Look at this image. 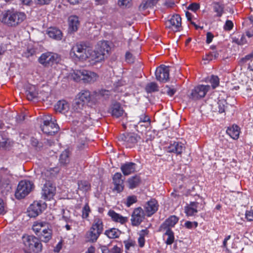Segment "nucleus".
Returning a JSON list of instances; mask_svg holds the SVG:
<instances>
[{
  "label": "nucleus",
  "mask_w": 253,
  "mask_h": 253,
  "mask_svg": "<svg viewBox=\"0 0 253 253\" xmlns=\"http://www.w3.org/2000/svg\"><path fill=\"white\" fill-rule=\"evenodd\" d=\"M47 34L50 38L56 40H60L62 37L61 31L55 28H49Z\"/></svg>",
  "instance_id": "72a5a7b5"
},
{
  "label": "nucleus",
  "mask_w": 253,
  "mask_h": 253,
  "mask_svg": "<svg viewBox=\"0 0 253 253\" xmlns=\"http://www.w3.org/2000/svg\"><path fill=\"white\" fill-rule=\"evenodd\" d=\"M69 29L71 32H76L80 26L79 18L75 15L70 16L68 18Z\"/></svg>",
  "instance_id": "c85d7f7f"
},
{
  "label": "nucleus",
  "mask_w": 253,
  "mask_h": 253,
  "mask_svg": "<svg viewBox=\"0 0 253 253\" xmlns=\"http://www.w3.org/2000/svg\"><path fill=\"white\" fill-rule=\"evenodd\" d=\"M145 213L143 209L138 207L134 209L131 216V223L133 226H139L144 220Z\"/></svg>",
  "instance_id": "9d476101"
},
{
  "label": "nucleus",
  "mask_w": 253,
  "mask_h": 253,
  "mask_svg": "<svg viewBox=\"0 0 253 253\" xmlns=\"http://www.w3.org/2000/svg\"><path fill=\"white\" fill-rule=\"evenodd\" d=\"M34 184L29 180H21L19 182L15 192L17 199H21L26 197L34 188Z\"/></svg>",
  "instance_id": "39448f33"
},
{
  "label": "nucleus",
  "mask_w": 253,
  "mask_h": 253,
  "mask_svg": "<svg viewBox=\"0 0 253 253\" xmlns=\"http://www.w3.org/2000/svg\"><path fill=\"white\" fill-rule=\"evenodd\" d=\"M199 203L196 202H190L184 207V212L187 216H192L195 215L197 212V208Z\"/></svg>",
  "instance_id": "b1692460"
},
{
  "label": "nucleus",
  "mask_w": 253,
  "mask_h": 253,
  "mask_svg": "<svg viewBox=\"0 0 253 253\" xmlns=\"http://www.w3.org/2000/svg\"><path fill=\"white\" fill-rule=\"evenodd\" d=\"M121 231L117 228H112L105 231V235L110 239H116L120 236Z\"/></svg>",
  "instance_id": "c9c22d12"
},
{
  "label": "nucleus",
  "mask_w": 253,
  "mask_h": 253,
  "mask_svg": "<svg viewBox=\"0 0 253 253\" xmlns=\"http://www.w3.org/2000/svg\"><path fill=\"white\" fill-rule=\"evenodd\" d=\"M200 8V5L197 3H192L187 7L189 10H191L194 12L196 11Z\"/></svg>",
  "instance_id": "e2e57ef3"
},
{
  "label": "nucleus",
  "mask_w": 253,
  "mask_h": 253,
  "mask_svg": "<svg viewBox=\"0 0 253 253\" xmlns=\"http://www.w3.org/2000/svg\"><path fill=\"white\" fill-rule=\"evenodd\" d=\"M169 67L162 65L158 67L155 72L156 79L161 82L165 83L169 79Z\"/></svg>",
  "instance_id": "f8f14e48"
},
{
  "label": "nucleus",
  "mask_w": 253,
  "mask_h": 253,
  "mask_svg": "<svg viewBox=\"0 0 253 253\" xmlns=\"http://www.w3.org/2000/svg\"><path fill=\"white\" fill-rule=\"evenodd\" d=\"M159 206L157 201L154 199H152L148 201L144 206L147 216L150 217L156 212L158 210Z\"/></svg>",
  "instance_id": "dca6fc26"
},
{
  "label": "nucleus",
  "mask_w": 253,
  "mask_h": 253,
  "mask_svg": "<svg viewBox=\"0 0 253 253\" xmlns=\"http://www.w3.org/2000/svg\"><path fill=\"white\" fill-rule=\"evenodd\" d=\"M84 106V104L76 99L72 105V108L71 110L72 113L73 115L76 113L80 114L83 110Z\"/></svg>",
  "instance_id": "e433bc0d"
},
{
  "label": "nucleus",
  "mask_w": 253,
  "mask_h": 253,
  "mask_svg": "<svg viewBox=\"0 0 253 253\" xmlns=\"http://www.w3.org/2000/svg\"><path fill=\"white\" fill-rule=\"evenodd\" d=\"M113 183L114 184V191L120 193L124 189V180L122 179V175L120 172L114 174L113 177Z\"/></svg>",
  "instance_id": "f3484780"
},
{
  "label": "nucleus",
  "mask_w": 253,
  "mask_h": 253,
  "mask_svg": "<svg viewBox=\"0 0 253 253\" xmlns=\"http://www.w3.org/2000/svg\"><path fill=\"white\" fill-rule=\"evenodd\" d=\"M164 5L167 8H171L175 5V3L173 1H166Z\"/></svg>",
  "instance_id": "774afa93"
},
{
  "label": "nucleus",
  "mask_w": 253,
  "mask_h": 253,
  "mask_svg": "<svg viewBox=\"0 0 253 253\" xmlns=\"http://www.w3.org/2000/svg\"><path fill=\"white\" fill-rule=\"evenodd\" d=\"M70 55L72 57L83 61L89 59V61L98 62V60L102 58L101 55L94 57L91 48L83 43H77L74 45L70 51Z\"/></svg>",
  "instance_id": "f257e3e1"
},
{
  "label": "nucleus",
  "mask_w": 253,
  "mask_h": 253,
  "mask_svg": "<svg viewBox=\"0 0 253 253\" xmlns=\"http://www.w3.org/2000/svg\"><path fill=\"white\" fill-rule=\"evenodd\" d=\"M110 113L115 118H118L122 116L124 113V110L119 103H116L112 105L110 109Z\"/></svg>",
  "instance_id": "bb28decb"
},
{
  "label": "nucleus",
  "mask_w": 253,
  "mask_h": 253,
  "mask_svg": "<svg viewBox=\"0 0 253 253\" xmlns=\"http://www.w3.org/2000/svg\"><path fill=\"white\" fill-rule=\"evenodd\" d=\"M122 139L124 140V144L127 148L133 147L140 140V137L134 133L124 134Z\"/></svg>",
  "instance_id": "ddd939ff"
},
{
  "label": "nucleus",
  "mask_w": 253,
  "mask_h": 253,
  "mask_svg": "<svg viewBox=\"0 0 253 253\" xmlns=\"http://www.w3.org/2000/svg\"><path fill=\"white\" fill-rule=\"evenodd\" d=\"M123 250L121 248L116 245L114 246L112 248L110 249L108 252L109 253H122Z\"/></svg>",
  "instance_id": "680f3d73"
},
{
  "label": "nucleus",
  "mask_w": 253,
  "mask_h": 253,
  "mask_svg": "<svg viewBox=\"0 0 253 253\" xmlns=\"http://www.w3.org/2000/svg\"><path fill=\"white\" fill-rule=\"evenodd\" d=\"M165 26L172 31H180L182 29L181 17L178 14L172 15L166 21Z\"/></svg>",
  "instance_id": "6e6552de"
},
{
  "label": "nucleus",
  "mask_w": 253,
  "mask_h": 253,
  "mask_svg": "<svg viewBox=\"0 0 253 253\" xmlns=\"http://www.w3.org/2000/svg\"><path fill=\"white\" fill-rule=\"evenodd\" d=\"M145 90L148 93H151L157 91L158 90V87L157 84L151 83L146 86Z\"/></svg>",
  "instance_id": "de8ad7c7"
},
{
  "label": "nucleus",
  "mask_w": 253,
  "mask_h": 253,
  "mask_svg": "<svg viewBox=\"0 0 253 253\" xmlns=\"http://www.w3.org/2000/svg\"><path fill=\"white\" fill-rule=\"evenodd\" d=\"M136 164L132 162H126L121 165V169L125 175H129L135 172Z\"/></svg>",
  "instance_id": "a878e982"
},
{
  "label": "nucleus",
  "mask_w": 253,
  "mask_h": 253,
  "mask_svg": "<svg viewBox=\"0 0 253 253\" xmlns=\"http://www.w3.org/2000/svg\"><path fill=\"white\" fill-rule=\"evenodd\" d=\"M185 149L184 144L179 141H171L169 145L166 147L167 152L173 153L177 155H181Z\"/></svg>",
  "instance_id": "4468645a"
},
{
  "label": "nucleus",
  "mask_w": 253,
  "mask_h": 253,
  "mask_svg": "<svg viewBox=\"0 0 253 253\" xmlns=\"http://www.w3.org/2000/svg\"><path fill=\"white\" fill-rule=\"evenodd\" d=\"M12 175L7 168L2 167L0 169V188L8 184Z\"/></svg>",
  "instance_id": "a211bd4d"
},
{
  "label": "nucleus",
  "mask_w": 253,
  "mask_h": 253,
  "mask_svg": "<svg viewBox=\"0 0 253 253\" xmlns=\"http://www.w3.org/2000/svg\"><path fill=\"white\" fill-rule=\"evenodd\" d=\"M245 215L248 221H253V209L247 211Z\"/></svg>",
  "instance_id": "052dcab7"
},
{
  "label": "nucleus",
  "mask_w": 253,
  "mask_h": 253,
  "mask_svg": "<svg viewBox=\"0 0 253 253\" xmlns=\"http://www.w3.org/2000/svg\"><path fill=\"white\" fill-rule=\"evenodd\" d=\"M55 110L61 113L65 114L69 110L68 103L65 100H60L55 105Z\"/></svg>",
  "instance_id": "c756f323"
},
{
  "label": "nucleus",
  "mask_w": 253,
  "mask_h": 253,
  "mask_svg": "<svg viewBox=\"0 0 253 253\" xmlns=\"http://www.w3.org/2000/svg\"><path fill=\"white\" fill-rule=\"evenodd\" d=\"M41 128L43 132L48 135H53L59 130L58 125L55 123L56 120L51 115L45 116Z\"/></svg>",
  "instance_id": "20e7f679"
},
{
  "label": "nucleus",
  "mask_w": 253,
  "mask_h": 253,
  "mask_svg": "<svg viewBox=\"0 0 253 253\" xmlns=\"http://www.w3.org/2000/svg\"><path fill=\"white\" fill-rule=\"evenodd\" d=\"M99 90L100 92V95L101 96L103 101L108 99L112 94L111 91L109 90L101 89H99Z\"/></svg>",
  "instance_id": "8fccbe9b"
},
{
  "label": "nucleus",
  "mask_w": 253,
  "mask_h": 253,
  "mask_svg": "<svg viewBox=\"0 0 253 253\" xmlns=\"http://www.w3.org/2000/svg\"><path fill=\"white\" fill-rule=\"evenodd\" d=\"M13 9L3 11L0 14V21L4 25L10 27Z\"/></svg>",
  "instance_id": "412c9836"
},
{
  "label": "nucleus",
  "mask_w": 253,
  "mask_h": 253,
  "mask_svg": "<svg viewBox=\"0 0 253 253\" xmlns=\"http://www.w3.org/2000/svg\"><path fill=\"white\" fill-rule=\"evenodd\" d=\"M49 224L44 221H36L35 222L32 226V229L35 233L36 235H39L43 229H45Z\"/></svg>",
  "instance_id": "cd10ccee"
},
{
  "label": "nucleus",
  "mask_w": 253,
  "mask_h": 253,
  "mask_svg": "<svg viewBox=\"0 0 253 253\" xmlns=\"http://www.w3.org/2000/svg\"><path fill=\"white\" fill-rule=\"evenodd\" d=\"M99 90H96L91 94V103L96 104L103 101L101 95H100Z\"/></svg>",
  "instance_id": "37998d69"
},
{
  "label": "nucleus",
  "mask_w": 253,
  "mask_h": 253,
  "mask_svg": "<svg viewBox=\"0 0 253 253\" xmlns=\"http://www.w3.org/2000/svg\"><path fill=\"white\" fill-rule=\"evenodd\" d=\"M222 141V147L224 149H233V144L232 143L230 142L228 140L223 139L221 140Z\"/></svg>",
  "instance_id": "5fc2aeb1"
},
{
  "label": "nucleus",
  "mask_w": 253,
  "mask_h": 253,
  "mask_svg": "<svg viewBox=\"0 0 253 253\" xmlns=\"http://www.w3.org/2000/svg\"><path fill=\"white\" fill-rule=\"evenodd\" d=\"M51 173L48 170H46L42 172V176L43 179L45 180H48L49 178L51 176Z\"/></svg>",
  "instance_id": "0e129e2a"
},
{
  "label": "nucleus",
  "mask_w": 253,
  "mask_h": 253,
  "mask_svg": "<svg viewBox=\"0 0 253 253\" xmlns=\"http://www.w3.org/2000/svg\"><path fill=\"white\" fill-rule=\"evenodd\" d=\"M198 222L196 221L191 222L190 221H187L184 223V226L188 229H192L193 227L196 228L198 226Z\"/></svg>",
  "instance_id": "bf43d9fd"
},
{
  "label": "nucleus",
  "mask_w": 253,
  "mask_h": 253,
  "mask_svg": "<svg viewBox=\"0 0 253 253\" xmlns=\"http://www.w3.org/2000/svg\"><path fill=\"white\" fill-rule=\"evenodd\" d=\"M70 78L77 82L83 81L84 83H92L97 81L98 76L93 72L82 69L73 70L70 74Z\"/></svg>",
  "instance_id": "7ed1b4c3"
},
{
  "label": "nucleus",
  "mask_w": 253,
  "mask_h": 253,
  "mask_svg": "<svg viewBox=\"0 0 253 253\" xmlns=\"http://www.w3.org/2000/svg\"><path fill=\"white\" fill-rule=\"evenodd\" d=\"M154 1H143L139 5V9L140 11H143L148 9L153 4Z\"/></svg>",
  "instance_id": "603ef678"
},
{
  "label": "nucleus",
  "mask_w": 253,
  "mask_h": 253,
  "mask_svg": "<svg viewBox=\"0 0 253 253\" xmlns=\"http://www.w3.org/2000/svg\"><path fill=\"white\" fill-rule=\"evenodd\" d=\"M137 202V198L136 196L132 195L128 196L126 198L125 204L127 207H130L133 204Z\"/></svg>",
  "instance_id": "3c124183"
},
{
  "label": "nucleus",
  "mask_w": 253,
  "mask_h": 253,
  "mask_svg": "<svg viewBox=\"0 0 253 253\" xmlns=\"http://www.w3.org/2000/svg\"><path fill=\"white\" fill-rule=\"evenodd\" d=\"M218 112L219 113H222L225 112V109L227 107V102L225 100H219L217 103Z\"/></svg>",
  "instance_id": "09e8293b"
},
{
  "label": "nucleus",
  "mask_w": 253,
  "mask_h": 253,
  "mask_svg": "<svg viewBox=\"0 0 253 253\" xmlns=\"http://www.w3.org/2000/svg\"><path fill=\"white\" fill-rule=\"evenodd\" d=\"M233 23L232 21L227 20H226L224 26L223 28L225 31H230L233 28Z\"/></svg>",
  "instance_id": "13d9d810"
},
{
  "label": "nucleus",
  "mask_w": 253,
  "mask_h": 253,
  "mask_svg": "<svg viewBox=\"0 0 253 253\" xmlns=\"http://www.w3.org/2000/svg\"><path fill=\"white\" fill-rule=\"evenodd\" d=\"M213 10L216 13V16L221 17L223 13L224 6L221 1L213 3Z\"/></svg>",
  "instance_id": "a19ab883"
},
{
  "label": "nucleus",
  "mask_w": 253,
  "mask_h": 253,
  "mask_svg": "<svg viewBox=\"0 0 253 253\" xmlns=\"http://www.w3.org/2000/svg\"><path fill=\"white\" fill-rule=\"evenodd\" d=\"M252 58H253V56L251 53L245 56L244 57L242 58L240 60V62L242 63H244L246 62L247 61L251 60Z\"/></svg>",
  "instance_id": "338daca9"
},
{
  "label": "nucleus",
  "mask_w": 253,
  "mask_h": 253,
  "mask_svg": "<svg viewBox=\"0 0 253 253\" xmlns=\"http://www.w3.org/2000/svg\"><path fill=\"white\" fill-rule=\"evenodd\" d=\"M141 122H144V123L148 122V123H150V119L146 114H142L140 116L139 123H141Z\"/></svg>",
  "instance_id": "69168bd1"
},
{
  "label": "nucleus",
  "mask_w": 253,
  "mask_h": 253,
  "mask_svg": "<svg viewBox=\"0 0 253 253\" xmlns=\"http://www.w3.org/2000/svg\"><path fill=\"white\" fill-rule=\"evenodd\" d=\"M179 218L176 215H172L169 216L165 221L160 225L159 228L162 229L172 230L171 228L178 223Z\"/></svg>",
  "instance_id": "6ab92c4d"
},
{
  "label": "nucleus",
  "mask_w": 253,
  "mask_h": 253,
  "mask_svg": "<svg viewBox=\"0 0 253 253\" xmlns=\"http://www.w3.org/2000/svg\"><path fill=\"white\" fill-rule=\"evenodd\" d=\"M226 133L233 139H238L240 133V127L236 125L228 127L226 130Z\"/></svg>",
  "instance_id": "2f4dec72"
},
{
  "label": "nucleus",
  "mask_w": 253,
  "mask_h": 253,
  "mask_svg": "<svg viewBox=\"0 0 253 253\" xmlns=\"http://www.w3.org/2000/svg\"><path fill=\"white\" fill-rule=\"evenodd\" d=\"M211 87L209 85H199L192 90L190 98L193 100H197L205 96L209 91Z\"/></svg>",
  "instance_id": "1a4fd4ad"
},
{
  "label": "nucleus",
  "mask_w": 253,
  "mask_h": 253,
  "mask_svg": "<svg viewBox=\"0 0 253 253\" xmlns=\"http://www.w3.org/2000/svg\"><path fill=\"white\" fill-rule=\"evenodd\" d=\"M28 212L31 217H36L42 212L41 206L38 203L32 204L29 207Z\"/></svg>",
  "instance_id": "7c9ffc66"
},
{
  "label": "nucleus",
  "mask_w": 253,
  "mask_h": 253,
  "mask_svg": "<svg viewBox=\"0 0 253 253\" xmlns=\"http://www.w3.org/2000/svg\"><path fill=\"white\" fill-rule=\"evenodd\" d=\"M91 211L90 207L88 203H86L85 205L83 208L82 211V217L83 219H87L89 217V215L91 212Z\"/></svg>",
  "instance_id": "a18cd8bd"
},
{
  "label": "nucleus",
  "mask_w": 253,
  "mask_h": 253,
  "mask_svg": "<svg viewBox=\"0 0 253 253\" xmlns=\"http://www.w3.org/2000/svg\"><path fill=\"white\" fill-rule=\"evenodd\" d=\"M104 230L103 220L99 216H95L92 220L91 227L86 232L85 238L90 242H95Z\"/></svg>",
  "instance_id": "f03ea898"
},
{
  "label": "nucleus",
  "mask_w": 253,
  "mask_h": 253,
  "mask_svg": "<svg viewBox=\"0 0 253 253\" xmlns=\"http://www.w3.org/2000/svg\"><path fill=\"white\" fill-rule=\"evenodd\" d=\"M209 82L211 84L212 88L214 89L219 85V79L217 76L212 75L210 77Z\"/></svg>",
  "instance_id": "49530a36"
},
{
  "label": "nucleus",
  "mask_w": 253,
  "mask_h": 253,
  "mask_svg": "<svg viewBox=\"0 0 253 253\" xmlns=\"http://www.w3.org/2000/svg\"><path fill=\"white\" fill-rule=\"evenodd\" d=\"M159 231L164 232L163 235V240L167 245H171L174 243L175 240L174 233L172 230H161V228H159Z\"/></svg>",
  "instance_id": "4be33fe9"
},
{
  "label": "nucleus",
  "mask_w": 253,
  "mask_h": 253,
  "mask_svg": "<svg viewBox=\"0 0 253 253\" xmlns=\"http://www.w3.org/2000/svg\"><path fill=\"white\" fill-rule=\"evenodd\" d=\"M127 182L129 188L132 189L139 185L141 178L139 176L135 175L128 178Z\"/></svg>",
  "instance_id": "f704fd0d"
},
{
  "label": "nucleus",
  "mask_w": 253,
  "mask_h": 253,
  "mask_svg": "<svg viewBox=\"0 0 253 253\" xmlns=\"http://www.w3.org/2000/svg\"><path fill=\"white\" fill-rule=\"evenodd\" d=\"M26 19V15L13 9L10 27H16L22 23Z\"/></svg>",
  "instance_id": "2eb2a0df"
},
{
  "label": "nucleus",
  "mask_w": 253,
  "mask_h": 253,
  "mask_svg": "<svg viewBox=\"0 0 253 253\" xmlns=\"http://www.w3.org/2000/svg\"><path fill=\"white\" fill-rule=\"evenodd\" d=\"M70 152L68 150L64 151L60 156L59 162L61 165L66 166L70 162Z\"/></svg>",
  "instance_id": "58836bf2"
},
{
  "label": "nucleus",
  "mask_w": 253,
  "mask_h": 253,
  "mask_svg": "<svg viewBox=\"0 0 253 253\" xmlns=\"http://www.w3.org/2000/svg\"><path fill=\"white\" fill-rule=\"evenodd\" d=\"M76 99L85 105L88 102H91V94L88 90H82L78 93Z\"/></svg>",
  "instance_id": "393cba45"
},
{
  "label": "nucleus",
  "mask_w": 253,
  "mask_h": 253,
  "mask_svg": "<svg viewBox=\"0 0 253 253\" xmlns=\"http://www.w3.org/2000/svg\"><path fill=\"white\" fill-rule=\"evenodd\" d=\"M55 193V187L49 183H45L42 190V196L44 199L50 200Z\"/></svg>",
  "instance_id": "aec40b11"
},
{
  "label": "nucleus",
  "mask_w": 253,
  "mask_h": 253,
  "mask_svg": "<svg viewBox=\"0 0 253 253\" xmlns=\"http://www.w3.org/2000/svg\"><path fill=\"white\" fill-rule=\"evenodd\" d=\"M110 50V47L107 41H100L97 44L96 50H93V55L94 56H98L102 55V58L98 60V62L103 60L104 56L106 53H108ZM96 58V57H94Z\"/></svg>",
  "instance_id": "9b49d317"
},
{
  "label": "nucleus",
  "mask_w": 253,
  "mask_h": 253,
  "mask_svg": "<svg viewBox=\"0 0 253 253\" xmlns=\"http://www.w3.org/2000/svg\"><path fill=\"white\" fill-rule=\"evenodd\" d=\"M218 56L219 53L217 51H214L207 53L204 57L203 59L210 61L216 59Z\"/></svg>",
  "instance_id": "c03bdc74"
},
{
  "label": "nucleus",
  "mask_w": 253,
  "mask_h": 253,
  "mask_svg": "<svg viewBox=\"0 0 253 253\" xmlns=\"http://www.w3.org/2000/svg\"><path fill=\"white\" fill-rule=\"evenodd\" d=\"M6 212V203L0 198V215H3Z\"/></svg>",
  "instance_id": "4d7b16f0"
},
{
  "label": "nucleus",
  "mask_w": 253,
  "mask_h": 253,
  "mask_svg": "<svg viewBox=\"0 0 253 253\" xmlns=\"http://www.w3.org/2000/svg\"><path fill=\"white\" fill-rule=\"evenodd\" d=\"M36 53V49L33 47H28L27 50L24 52L23 55L27 58L33 56Z\"/></svg>",
  "instance_id": "6e6d98bb"
},
{
  "label": "nucleus",
  "mask_w": 253,
  "mask_h": 253,
  "mask_svg": "<svg viewBox=\"0 0 253 253\" xmlns=\"http://www.w3.org/2000/svg\"><path fill=\"white\" fill-rule=\"evenodd\" d=\"M125 249L126 251H129L131 248L135 246V242L132 240H128L124 241Z\"/></svg>",
  "instance_id": "864d4df0"
},
{
  "label": "nucleus",
  "mask_w": 253,
  "mask_h": 253,
  "mask_svg": "<svg viewBox=\"0 0 253 253\" xmlns=\"http://www.w3.org/2000/svg\"><path fill=\"white\" fill-rule=\"evenodd\" d=\"M25 245L36 253L42 251V244L39 239L33 235H29L24 237Z\"/></svg>",
  "instance_id": "0eeeda50"
},
{
  "label": "nucleus",
  "mask_w": 253,
  "mask_h": 253,
  "mask_svg": "<svg viewBox=\"0 0 253 253\" xmlns=\"http://www.w3.org/2000/svg\"><path fill=\"white\" fill-rule=\"evenodd\" d=\"M149 233L147 229H143L139 233V237L138 238V244L140 248L144 247L145 244V237Z\"/></svg>",
  "instance_id": "ea45409f"
},
{
  "label": "nucleus",
  "mask_w": 253,
  "mask_h": 253,
  "mask_svg": "<svg viewBox=\"0 0 253 253\" xmlns=\"http://www.w3.org/2000/svg\"><path fill=\"white\" fill-rule=\"evenodd\" d=\"M59 60L60 57L57 54L50 52L42 53L38 59L39 63L46 67L57 64Z\"/></svg>",
  "instance_id": "423d86ee"
},
{
  "label": "nucleus",
  "mask_w": 253,
  "mask_h": 253,
  "mask_svg": "<svg viewBox=\"0 0 253 253\" xmlns=\"http://www.w3.org/2000/svg\"><path fill=\"white\" fill-rule=\"evenodd\" d=\"M108 215L111 217L112 221L115 222L124 224L128 221L127 217L123 216L112 210L109 211Z\"/></svg>",
  "instance_id": "5701e85b"
},
{
  "label": "nucleus",
  "mask_w": 253,
  "mask_h": 253,
  "mask_svg": "<svg viewBox=\"0 0 253 253\" xmlns=\"http://www.w3.org/2000/svg\"><path fill=\"white\" fill-rule=\"evenodd\" d=\"M52 229L49 228V225L46 227L45 229H43L41 233L38 236L40 239L44 242H48L52 238Z\"/></svg>",
  "instance_id": "473e14b6"
},
{
  "label": "nucleus",
  "mask_w": 253,
  "mask_h": 253,
  "mask_svg": "<svg viewBox=\"0 0 253 253\" xmlns=\"http://www.w3.org/2000/svg\"><path fill=\"white\" fill-rule=\"evenodd\" d=\"M78 189L83 192H87L90 189V185L88 182L84 180L79 181Z\"/></svg>",
  "instance_id": "79ce46f5"
},
{
  "label": "nucleus",
  "mask_w": 253,
  "mask_h": 253,
  "mask_svg": "<svg viewBox=\"0 0 253 253\" xmlns=\"http://www.w3.org/2000/svg\"><path fill=\"white\" fill-rule=\"evenodd\" d=\"M38 92L35 85L30 86L26 91L27 99L29 100H33L38 96Z\"/></svg>",
  "instance_id": "4c0bfd02"
}]
</instances>
